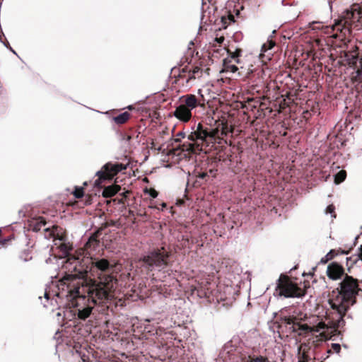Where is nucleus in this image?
Returning <instances> with one entry per match:
<instances>
[{
  "instance_id": "8",
  "label": "nucleus",
  "mask_w": 362,
  "mask_h": 362,
  "mask_svg": "<svg viewBox=\"0 0 362 362\" xmlns=\"http://www.w3.org/2000/svg\"><path fill=\"white\" fill-rule=\"evenodd\" d=\"M59 251L61 252V255L66 257V259H63L62 269L64 270L65 275L66 276L68 274H76L77 273L80 266L81 262L78 258H76L74 256L69 255V252L71 250V246L69 243H62L58 246Z\"/></svg>"
},
{
  "instance_id": "45",
  "label": "nucleus",
  "mask_w": 362,
  "mask_h": 362,
  "mask_svg": "<svg viewBox=\"0 0 362 362\" xmlns=\"http://www.w3.org/2000/svg\"><path fill=\"white\" fill-rule=\"evenodd\" d=\"M358 238V236H356V237L355 238V241H356V240H357Z\"/></svg>"
},
{
  "instance_id": "1",
  "label": "nucleus",
  "mask_w": 362,
  "mask_h": 362,
  "mask_svg": "<svg viewBox=\"0 0 362 362\" xmlns=\"http://www.w3.org/2000/svg\"><path fill=\"white\" fill-rule=\"evenodd\" d=\"M115 265L105 258H91L90 266L83 269L81 265L77 273L64 276L58 285L57 299L65 298L66 308L63 311L64 318L71 320L76 315L81 320L90 316L93 306L86 305L88 301L93 305H105L114 298L117 279L114 276Z\"/></svg>"
},
{
  "instance_id": "37",
  "label": "nucleus",
  "mask_w": 362,
  "mask_h": 362,
  "mask_svg": "<svg viewBox=\"0 0 362 362\" xmlns=\"http://www.w3.org/2000/svg\"><path fill=\"white\" fill-rule=\"evenodd\" d=\"M328 4H329V6L330 7V9L332 10V0H328Z\"/></svg>"
},
{
  "instance_id": "40",
  "label": "nucleus",
  "mask_w": 362,
  "mask_h": 362,
  "mask_svg": "<svg viewBox=\"0 0 362 362\" xmlns=\"http://www.w3.org/2000/svg\"><path fill=\"white\" fill-rule=\"evenodd\" d=\"M319 23H320V22H315V21L312 23V24H313V25L314 24H319Z\"/></svg>"
},
{
  "instance_id": "32",
  "label": "nucleus",
  "mask_w": 362,
  "mask_h": 362,
  "mask_svg": "<svg viewBox=\"0 0 362 362\" xmlns=\"http://www.w3.org/2000/svg\"><path fill=\"white\" fill-rule=\"evenodd\" d=\"M207 176H209L208 173H199L198 175V177L201 179H204Z\"/></svg>"
},
{
  "instance_id": "35",
  "label": "nucleus",
  "mask_w": 362,
  "mask_h": 362,
  "mask_svg": "<svg viewBox=\"0 0 362 362\" xmlns=\"http://www.w3.org/2000/svg\"><path fill=\"white\" fill-rule=\"evenodd\" d=\"M252 73V69H248V71H247V73L245 74V76L247 77L249 76L250 74H251Z\"/></svg>"
},
{
  "instance_id": "47",
  "label": "nucleus",
  "mask_w": 362,
  "mask_h": 362,
  "mask_svg": "<svg viewBox=\"0 0 362 362\" xmlns=\"http://www.w3.org/2000/svg\"><path fill=\"white\" fill-rule=\"evenodd\" d=\"M83 185H87V182H85L83 183Z\"/></svg>"
},
{
  "instance_id": "19",
  "label": "nucleus",
  "mask_w": 362,
  "mask_h": 362,
  "mask_svg": "<svg viewBox=\"0 0 362 362\" xmlns=\"http://www.w3.org/2000/svg\"><path fill=\"white\" fill-rule=\"evenodd\" d=\"M245 362H272L267 357L263 356H249Z\"/></svg>"
},
{
  "instance_id": "25",
  "label": "nucleus",
  "mask_w": 362,
  "mask_h": 362,
  "mask_svg": "<svg viewBox=\"0 0 362 362\" xmlns=\"http://www.w3.org/2000/svg\"><path fill=\"white\" fill-rule=\"evenodd\" d=\"M144 192L146 194H148L150 197H151L152 198H156L158 197V192L153 189V188H150V189H144Z\"/></svg>"
},
{
  "instance_id": "44",
  "label": "nucleus",
  "mask_w": 362,
  "mask_h": 362,
  "mask_svg": "<svg viewBox=\"0 0 362 362\" xmlns=\"http://www.w3.org/2000/svg\"><path fill=\"white\" fill-rule=\"evenodd\" d=\"M331 29H332V30H334V26H332V27L331 28Z\"/></svg>"
},
{
  "instance_id": "41",
  "label": "nucleus",
  "mask_w": 362,
  "mask_h": 362,
  "mask_svg": "<svg viewBox=\"0 0 362 362\" xmlns=\"http://www.w3.org/2000/svg\"><path fill=\"white\" fill-rule=\"evenodd\" d=\"M128 109L131 110V109H132V106H131V105H129V106H128Z\"/></svg>"
},
{
  "instance_id": "33",
  "label": "nucleus",
  "mask_w": 362,
  "mask_h": 362,
  "mask_svg": "<svg viewBox=\"0 0 362 362\" xmlns=\"http://www.w3.org/2000/svg\"><path fill=\"white\" fill-rule=\"evenodd\" d=\"M44 297L47 300H49V293L48 291H45Z\"/></svg>"
},
{
  "instance_id": "34",
  "label": "nucleus",
  "mask_w": 362,
  "mask_h": 362,
  "mask_svg": "<svg viewBox=\"0 0 362 362\" xmlns=\"http://www.w3.org/2000/svg\"><path fill=\"white\" fill-rule=\"evenodd\" d=\"M3 44L5 47H6L7 48H8L10 47V45H9V42L8 41H6V42H3Z\"/></svg>"
},
{
  "instance_id": "6",
  "label": "nucleus",
  "mask_w": 362,
  "mask_h": 362,
  "mask_svg": "<svg viewBox=\"0 0 362 362\" xmlns=\"http://www.w3.org/2000/svg\"><path fill=\"white\" fill-rule=\"evenodd\" d=\"M276 291L279 296L284 298H300L305 291L293 283L288 277L281 275L278 279Z\"/></svg>"
},
{
  "instance_id": "29",
  "label": "nucleus",
  "mask_w": 362,
  "mask_h": 362,
  "mask_svg": "<svg viewBox=\"0 0 362 362\" xmlns=\"http://www.w3.org/2000/svg\"><path fill=\"white\" fill-rule=\"evenodd\" d=\"M103 193H104L105 196L111 197V196H113L115 194H116L117 192H115V191H114V192H109V189H105L104 190Z\"/></svg>"
},
{
  "instance_id": "14",
  "label": "nucleus",
  "mask_w": 362,
  "mask_h": 362,
  "mask_svg": "<svg viewBox=\"0 0 362 362\" xmlns=\"http://www.w3.org/2000/svg\"><path fill=\"white\" fill-rule=\"evenodd\" d=\"M345 59L350 67H352L355 71L358 67L361 68L362 66V57H358V54L356 50L349 51L345 54Z\"/></svg>"
},
{
  "instance_id": "21",
  "label": "nucleus",
  "mask_w": 362,
  "mask_h": 362,
  "mask_svg": "<svg viewBox=\"0 0 362 362\" xmlns=\"http://www.w3.org/2000/svg\"><path fill=\"white\" fill-rule=\"evenodd\" d=\"M340 350H341L340 344H337V343L332 344L331 349H328L326 351L327 354L326 358H327L329 356V355L333 352H335L337 354L339 353Z\"/></svg>"
},
{
  "instance_id": "30",
  "label": "nucleus",
  "mask_w": 362,
  "mask_h": 362,
  "mask_svg": "<svg viewBox=\"0 0 362 362\" xmlns=\"http://www.w3.org/2000/svg\"><path fill=\"white\" fill-rule=\"evenodd\" d=\"M216 169H210L207 173L209 176L211 175V177H215L216 175Z\"/></svg>"
},
{
  "instance_id": "17",
  "label": "nucleus",
  "mask_w": 362,
  "mask_h": 362,
  "mask_svg": "<svg viewBox=\"0 0 362 362\" xmlns=\"http://www.w3.org/2000/svg\"><path fill=\"white\" fill-rule=\"evenodd\" d=\"M129 117L130 114L128 112H124L114 117L113 120L117 124H123L129 119Z\"/></svg>"
},
{
  "instance_id": "46",
  "label": "nucleus",
  "mask_w": 362,
  "mask_h": 362,
  "mask_svg": "<svg viewBox=\"0 0 362 362\" xmlns=\"http://www.w3.org/2000/svg\"><path fill=\"white\" fill-rule=\"evenodd\" d=\"M204 1H205V0H202V4H203V5L205 4Z\"/></svg>"
},
{
  "instance_id": "26",
  "label": "nucleus",
  "mask_w": 362,
  "mask_h": 362,
  "mask_svg": "<svg viewBox=\"0 0 362 362\" xmlns=\"http://www.w3.org/2000/svg\"><path fill=\"white\" fill-rule=\"evenodd\" d=\"M274 45H275V42L274 41H272V40H268L267 45L264 44L262 46V49H270L273 47H274Z\"/></svg>"
},
{
  "instance_id": "43",
  "label": "nucleus",
  "mask_w": 362,
  "mask_h": 362,
  "mask_svg": "<svg viewBox=\"0 0 362 362\" xmlns=\"http://www.w3.org/2000/svg\"><path fill=\"white\" fill-rule=\"evenodd\" d=\"M315 28L320 29V27H313V29H315Z\"/></svg>"
},
{
  "instance_id": "7",
  "label": "nucleus",
  "mask_w": 362,
  "mask_h": 362,
  "mask_svg": "<svg viewBox=\"0 0 362 362\" xmlns=\"http://www.w3.org/2000/svg\"><path fill=\"white\" fill-rule=\"evenodd\" d=\"M127 165L118 162H108L105 164L100 170H98L95 175L98 178L94 181V187H101V183L106 180H112L115 175L119 172L127 169Z\"/></svg>"
},
{
  "instance_id": "39",
  "label": "nucleus",
  "mask_w": 362,
  "mask_h": 362,
  "mask_svg": "<svg viewBox=\"0 0 362 362\" xmlns=\"http://www.w3.org/2000/svg\"><path fill=\"white\" fill-rule=\"evenodd\" d=\"M226 134V133L224 132V131H222L221 132V135L222 136H225Z\"/></svg>"
},
{
  "instance_id": "28",
  "label": "nucleus",
  "mask_w": 362,
  "mask_h": 362,
  "mask_svg": "<svg viewBox=\"0 0 362 362\" xmlns=\"http://www.w3.org/2000/svg\"><path fill=\"white\" fill-rule=\"evenodd\" d=\"M177 138L175 139L176 142H178L180 141V138H185V133L184 132H180L177 134Z\"/></svg>"
},
{
  "instance_id": "20",
  "label": "nucleus",
  "mask_w": 362,
  "mask_h": 362,
  "mask_svg": "<svg viewBox=\"0 0 362 362\" xmlns=\"http://www.w3.org/2000/svg\"><path fill=\"white\" fill-rule=\"evenodd\" d=\"M337 255L338 253L335 250H331L325 257L320 259V263L326 264L328 261L332 259L334 256Z\"/></svg>"
},
{
  "instance_id": "38",
  "label": "nucleus",
  "mask_w": 362,
  "mask_h": 362,
  "mask_svg": "<svg viewBox=\"0 0 362 362\" xmlns=\"http://www.w3.org/2000/svg\"><path fill=\"white\" fill-rule=\"evenodd\" d=\"M219 43L222 42L223 41V37H221L217 40Z\"/></svg>"
},
{
  "instance_id": "27",
  "label": "nucleus",
  "mask_w": 362,
  "mask_h": 362,
  "mask_svg": "<svg viewBox=\"0 0 362 362\" xmlns=\"http://www.w3.org/2000/svg\"><path fill=\"white\" fill-rule=\"evenodd\" d=\"M160 206H156V205H153V204H151L149 207L150 208H152V209H157L158 210H161L163 211L166 206H167V204L165 202H163L160 204Z\"/></svg>"
},
{
  "instance_id": "11",
  "label": "nucleus",
  "mask_w": 362,
  "mask_h": 362,
  "mask_svg": "<svg viewBox=\"0 0 362 362\" xmlns=\"http://www.w3.org/2000/svg\"><path fill=\"white\" fill-rule=\"evenodd\" d=\"M241 52V49H239L233 52H230V55L223 60V66L226 71L235 73L239 69L235 64H240L242 63L240 59Z\"/></svg>"
},
{
  "instance_id": "15",
  "label": "nucleus",
  "mask_w": 362,
  "mask_h": 362,
  "mask_svg": "<svg viewBox=\"0 0 362 362\" xmlns=\"http://www.w3.org/2000/svg\"><path fill=\"white\" fill-rule=\"evenodd\" d=\"M218 290L221 292H223V295L220 297V300H230L235 298V295L237 293V290L233 288V286L230 285H226L223 287L222 289L221 286H218Z\"/></svg>"
},
{
  "instance_id": "31",
  "label": "nucleus",
  "mask_w": 362,
  "mask_h": 362,
  "mask_svg": "<svg viewBox=\"0 0 362 362\" xmlns=\"http://www.w3.org/2000/svg\"><path fill=\"white\" fill-rule=\"evenodd\" d=\"M165 334L168 335V336H170V337H167L168 339H176V338L174 337L175 334L172 332H165Z\"/></svg>"
},
{
  "instance_id": "12",
  "label": "nucleus",
  "mask_w": 362,
  "mask_h": 362,
  "mask_svg": "<svg viewBox=\"0 0 362 362\" xmlns=\"http://www.w3.org/2000/svg\"><path fill=\"white\" fill-rule=\"evenodd\" d=\"M326 272L329 279L334 281L340 279L346 275L343 267L336 262H333L327 266Z\"/></svg>"
},
{
  "instance_id": "5",
  "label": "nucleus",
  "mask_w": 362,
  "mask_h": 362,
  "mask_svg": "<svg viewBox=\"0 0 362 362\" xmlns=\"http://www.w3.org/2000/svg\"><path fill=\"white\" fill-rule=\"evenodd\" d=\"M199 105L197 97L192 94L182 95L175 107L173 115L179 120L187 122L192 117V111Z\"/></svg>"
},
{
  "instance_id": "4",
  "label": "nucleus",
  "mask_w": 362,
  "mask_h": 362,
  "mask_svg": "<svg viewBox=\"0 0 362 362\" xmlns=\"http://www.w3.org/2000/svg\"><path fill=\"white\" fill-rule=\"evenodd\" d=\"M170 252L164 247L153 249L146 252L141 259L142 267L148 271H163L169 265Z\"/></svg>"
},
{
  "instance_id": "18",
  "label": "nucleus",
  "mask_w": 362,
  "mask_h": 362,
  "mask_svg": "<svg viewBox=\"0 0 362 362\" xmlns=\"http://www.w3.org/2000/svg\"><path fill=\"white\" fill-rule=\"evenodd\" d=\"M99 245V240L95 235L89 238L88 240L85 245L86 250H95Z\"/></svg>"
},
{
  "instance_id": "16",
  "label": "nucleus",
  "mask_w": 362,
  "mask_h": 362,
  "mask_svg": "<svg viewBox=\"0 0 362 362\" xmlns=\"http://www.w3.org/2000/svg\"><path fill=\"white\" fill-rule=\"evenodd\" d=\"M346 264L349 266L353 264H358V266L362 265V245L359 248V252L358 255H353L346 258Z\"/></svg>"
},
{
  "instance_id": "23",
  "label": "nucleus",
  "mask_w": 362,
  "mask_h": 362,
  "mask_svg": "<svg viewBox=\"0 0 362 362\" xmlns=\"http://www.w3.org/2000/svg\"><path fill=\"white\" fill-rule=\"evenodd\" d=\"M325 214H329L332 218L336 217L335 206L333 204H329L325 209Z\"/></svg>"
},
{
  "instance_id": "9",
  "label": "nucleus",
  "mask_w": 362,
  "mask_h": 362,
  "mask_svg": "<svg viewBox=\"0 0 362 362\" xmlns=\"http://www.w3.org/2000/svg\"><path fill=\"white\" fill-rule=\"evenodd\" d=\"M204 69L196 64H189L179 69L178 76L186 81L187 83H192L195 79L202 77Z\"/></svg>"
},
{
  "instance_id": "42",
  "label": "nucleus",
  "mask_w": 362,
  "mask_h": 362,
  "mask_svg": "<svg viewBox=\"0 0 362 362\" xmlns=\"http://www.w3.org/2000/svg\"><path fill=\"white\" fill-rule=\"evenodd\" d=\"M341 254H347V252H344V251H342V252H341Z\"/></svg>"
},
{
  "instance_id": "10",
  "label": "nucleus",
  "mask_w": 362,
  "mask_h": 362,
  "mask_svg": "<svg viewBox=\"0 0 362 362\" xmlns=\"http://www.w3.org/2000/svg\"><path fill=\"white\" fill-rule=\"evenodd\" d=\"M46 221L44 218L39 216L37 218H33L28 220V229L34 232H38L43 230L45 232V237L46 238H50L54 235L55 228H50L49 227H45Z\"/></svg>"
},
{
  "instance_id": "22",
  "label": "nucleus",
  "mask_w": 362,
  "mask_h": 362,
  "mask_svg": "<svg viewBox=\"0 0 362 362\" xmlns=\"http://www.w3.org/2000/svg\"><path fill=\"white\" fill-rule=\"evenodd\" d=\"M345 178H346V172L344 170H341L335 175L334 182L337 184H339L341 182H343L345 180Z\"/></svg>"
},
{
  "instance_id": "13",
  "label": "nucleus",
  "mask_w": 362,
  "mask_h": 362,
  "mask_svg": "<svg viewBox=\"0 0 362 362\" xmlns=\"http://www.w3.org/2000/svg\"><path fill=\"white\" fill-rule=\"evenodd\" d=\"M209 286L210 284L207 281L199 284L197 286L192 289V295L197 296L200 298H209V295L212 292Z\"/></svg>"
},
{
  "instance_id": "24",
  "label": "nucleus",
  "mask_w": 362,
  "mask_h": 362,
  "mask_svg": "<svg viewBox=\"0 0 362 362\" xmlns=\"http://www.w3.org/2000/svg\"><path fill=\"white\" fill-rule=\"evenodd\" d=\"M83 187H76L75 188V190L74 192V195L76 198L80 199L83 197Z\"/></svg>"
},
{
  "instance_id": "36",
  "label": "nucleus",
  "mask_w": 362,
  "mask_h": 362,
  "mask_svg": "<svg viewBox=\"0 0 362 362\" xmlns=\"http://www.w3.org/2000/svg\"><path fill=\"white\" fill-rule=\"evenodd\" d=\"M11 52H12L14 54L16 55H18L17 53L16 52V51L10 46L8 48Z\"/></svg>"
},
{
  "instance_id": "3",
  "label": "nucleus",
  "mask_w": 362,
  "mask_h": 362,
  "mask_svg": "<svg viewBox=\"0 0 362 362\" xmlns=\"http://www.w3.org/2000/svg\"><path fill=\"white\" fill-rule=\"evenodd\" d=\"M217 132L218 131L214 129L208 132L200 123L197 126L194 125L192 127V132L187 136V139L190 143L186 147L184 144L182 151L192 153L203 151L204 147H208L210 144L215 142Z\"/></svg>"
},
{
  "instance_id": "2",
  "label": "nucleus",
  "mask_w": 362,
  "mask_h": 362,
  "mask_svg": "<svg viewBox=\"0 0 362 362\" xmlns=\"http://www.w3.org/2000/svg\"><path fill=\"white\" fill-rule=\"evenodd\" d=\"M359 292H362V289L359 288L358 280L346 274L340 282L339 287L332 292L329 298L332 308V317L329 321L330 327L318 318L315 325H308L301 324L294 317L285 316L282 318L279 328L282 332L285 330L287 335L293 333L300 336L316 333L325 335L330 327L341 328L346 320L353 318L352 313L349 312V310L356 303V296Z\"/></svg>"
}]
</instances>
